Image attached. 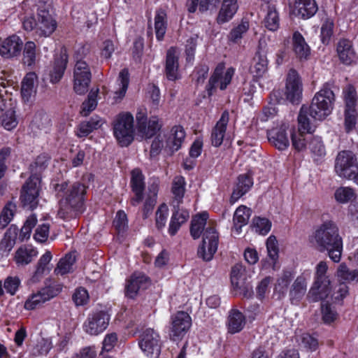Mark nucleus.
Listing matches in <instances>:
<instances>
[{"instance_id":"f257e3e1","label":"nucleus","mask_w":358,"mask_h":358,"mask_svg":"<svg viewBox=\"0 0 358 358\" xmlns=\"http://www.w3.org/2000/svg\"><path fill=\"white\" fill-rule=\"evenodd\" d=\"M310 242L318 251H327L334 262L338 263L341 261L343 241L336 225H320V227L310 236Z\"/></svg>"},{"instance_id":"f03ea898","label":"nucleus","mask_w":358,"mask_h":358,"mask_svg":"<svg viewBox=\"0 0 358 358\" xmlns=\"http://www.w3.org/2000/svg\"><path fill=\"white\" fill-rule=\"evenodd\" d=\"M36 18H25L22 22L23 27L28 31L34 30L36 36L40 38L50 37L57 28L56 19L50 13V4L46 0H36Z\"/></svg>"},{"instance_id":"7ed1b4c3","label":"nucleus","mask_w":358,"mask_h":358,"mask_svg":"<svg viewBox=\"0 0 358 358\" xmlns=\"http://www.w3.org/2000/svg\"><path fill=\"white\" fill-rule=\"evenodd\" d=\"M54 189L57 196L61 198V208L58 211V216L67 221L65 210L69 209L80 210L82 208L85 201L86 187L80 182H63L56 184Z\"/></svg>"},{"instance_id":"20e7f679","label":"nucleus","mask_w":358,"mask_h":358,"mask_svg":"<svg viewBox=\"0 0 358 358\" xmlns=\"http://www.w3.org/2000/svg\"><path fill=\"white\" fill-rule=\"evenodd\" d=\"M49 159L47 155L43 154L38 156L35 162L31 165V175L23 185L20 196L24 206L33 208L37 206L41 184L38 173L47 167Z\"/></svg>"},{"instance_id":"39448f33","label":"nucleus","mask_w":358,"mask_h":358,"mask_svg":"<svg viewBox=\"0 0 358 358\" xmlns=\"http://www.w3.org/2000/svg\"><path fill=\"white\" fill-rule=\"evenodd\" d=\"M190 225V234L194 239L202 235V242L197 250V255L205 262H209L217 250L219 234L213 225Z\"/></svg>"},{"instance_id":"423d86ee","label":"nucleus","mask_w":358,"mask_h":358,"mask_svg":"<svg viewBox=\"0 0 358 358\" xmlns=\"http://www.w3.org/2000/svg\"><path fill=\"white\" fill-rule=\"evenodd\" d=\"M88 48L85 46L78 48L75 52L76 64L73 69V90L78 94H84L88 91L92 79V73L89 64L83 60L87 55Z\"/></svg>"},{"instance_id":"0eeeda50","label":"nucleus","mask_w":358,"mask_h":358,"mask_svg":"<svg viewBox=\"0 0 358 358\" xmlns=\"http://www.w3.org/2000/svg\"><path fill=\"white\" fill-rule=\"evenodd\" d=\"M335 96L329 84L323 85L322 89L315 94L312 103L308 108L310 117L315 120H322L331 114Z\"/></svg>"},{"instance_id":"6e6552de","label":"nucleus","mask_w":358,"mask_h":358,"mask_svg":"<svg viewBox=\"0 0 358 358\" xmlns=\"http://www.w3.org/2000/svg\"><path fill=\"white\" fill-rule=\"evenodd\" d=\"M328 269L325 262H320L316 266L315 281L308 298L310 302L325 300L331 292L330 280L326 275Z\"/></svg>"},{"instance_id":"1a4fd4ad","label":"nucleus","mask_w":358,"mask_h":358,"mask_svg":"<svg viewBox=\"0 0 358 358\" xmlns=\"http://www.w3.org/2000/svg\"><path fill=\"white\" fill-rule=\"evenodd\" d=\"M113 133L118 143L128 146L134 140V117L129 113L117 116L113 123Z\"/></svg>"},{"instance_id":"9d476101","label":"nucleus","mask_w":358,"mask_h":358,"mask_svg":"<svg viewBox=\"0 0 358 358\" xmlns=\"http://www.w3.org/2000/svg\"><path fill=\"white\" fill-rule=\"evenodd\" d=\"M335 171L340 177L356 182L358 178V162L355 154L348 150L340 152L336 159Z\"/></svg>"},{"instance_id":"9b49d317","label":"nucleus","mask_w":358,"mask_h":358,"mask_svg":"<svg viewBox=\"0 0 358 358\" xmlns=\"http://www.w3.org/2000/svg\"><path fill=\"white\" fill-rule=\"evenodd\" d=\"M110 320V315L108 310L96 308L88 314L83 327L87 334L97 336L108 328Z\"/></svg>"},{"instance_id":"f8f14e48","label":"nucleus","mask_w":358,"mask_h":358,"mask_svg":"<svg viewBox=\"0 0 358 358\" xmlns=\"http://www.w3.org/2000/svg\"><path fill=\"white\" fill-rule=\"evenodd\" d=\"M138 345L148 357L158 358L162 349L159 334L152 328L145 329L140 335Z\"/></svg>"},{"instance_id":"ddd939ff","label":"nucleus","mask_w":358,"mask_h":358,"mask_svg":"<svg viewBox=\"0 0 358 358\" xmlns=\"http://www.w3.org/2000/svg\"><path fill=\"white\" fill-rule=\"evenodd\" d=\"M234 73L235 69L234 68L230 67L226 69L223 63L218 64L207 85L206 89L208 94L211 95L213 90L217 88L221 90H225L227 85L230 84Z\"/></svg>"},{"instance_id":"4468645a","label":"nucleus","mask_w":358,"mask_h":358,"mask_svg":"<svg viewBox=\"0 0 358 358\" xmlns=\"http://www.w3.org/2000/svg\"><path fill=\"white\" fill-rule=\"evenodd\" d=\"M230 280L234 289L238 292L240 295L246 299L253 296L252 286L247 281L245 270L241 264H236L232 266Z\"/></svg>"},{"instance_id":"2eb2a0df","label":"nucleus","mask_w":358,"mask_h":358,"mask_svg":"<svg viewBox=\"0 0 358 358\" xmlns=\"http://www.w3.org/2000/svg\"><path fill=\"white\" fill-rule=\"evenodd\" d=\"M169 336L173 341H180L192 325V318L185 311H178L171 316Z\"/></svg>"},{"instance_id":"dca6fc26","label":"nucleus","mask_w":358,"mask_h":358,"mask_svg":"<svg viewBox=\"0 0 358 358\" xmlns=\"http://www.w3.org/2000/svg\"><path fill=\"white\" fill-rule=\"evenodd\" d=\"M151 278L142 271H134L126 280L124 294L127 298L134 299L141 289H147L151 285Z\"/></svg>"},{"instance_id":"f3484780","label":"nucleus","mask_w":358,"mask_h":358,"mask_svg":"<svg viewBox=\"0 0 358 358\" xmlns=\"http://www.w3.org/2000/svg\"><path fill=\"white\" fill-rule=\"evenodd\" d=\"M303 85L301 78L294 69L288 71L286 78L285 95L292 103H297L302 96Z\"/></svg>"},{"instance_id":"a211bd4d","label":"nucleus","mask_w":358,"mask_h":358,"mask_svg":"<svg viewBox=\"0 0 358 358\" xmlns=\"http://www.w3.org/2000/svg\"><path fill=\"white\" fill-rule=\"evenodd\" d=\"M138 130L146 138L155 136L162 127V122L157 116L151 117L147 122V117L141 113L136 115Z\"/></svg>"},{"instance_id":"6ab92c4d","label":"nucleus","mask_w":358,"mask_h":358,"mask_svg":"<svg viewBox=\"0 0 358 358\" xmlns=\"http://www.w3.org/2000/svg\"><path fill=\"white\" fill-rule=\"evenodd\" d=\"M289 124L282 123L279 127L273 128L268 131L269 142L280 150L287 149L289 145V141L287 134Z\"/></svg>"},{"instance_id":"aec40b11","label":"nucleus","mask_w":358,"mask_h":358,"mask_svg":"<svg viewBox=\"0 0 358 358\" xmlns=\"http://www.w3.org/2000/svg\"><path fill=\"white\" fill-rule=\"evenodd\" d=\"M22 41L16 35H12L0 43V55L6 59H11L20 55Z\"/></svg>"},{"instance_id":"412c9836","label":"nucleus","mask_w":358,"mask_h":358,"mask_svg":"<svg viewBox=\"0 0 358 358\" xmlns=\"http://www.w3.org/2000/svg\"><path fill=\"white\" fill-rule=\"evenodd\" d=\"M266 45V38H260L259 41V50L253 59V64L250 69L252 73L255 77L262 76L267 70L268 60L264 52Z\"/></svg>"},{"instance_id":"4be33fe9","label":"nucleus","mask_w":358,"mask_h":358,"mask_svg":"<svg viewBox=\"0 0 358 358\" xmlns=\"http://www.w3.org/2000/svg\"><path fill=\"white\" fill-rule=\"evenodd\" d=\"M131 174V187L134 194V196L131 199V204L136 206L143 199V192L145 189L144 176L138 169H134Z\"/></svg>"},{"instance_id":"5701e85b","label":"nucleus","mask_w":358,"mask_h":358,"mask_svg":"<svg viewBox=\"0 0 358 358\" xmlns=\"http://www.w3.org/2000/svg\"><path fill=\"white\" fill-rule=\"evenodd\" d=\"M318 10L315 0H295L292 13L302 19H308L315 15Z\"/></svg>"},{"instance_id":"b1692460","label":"nucleus","mask_w":358,"mask_h":358,"mask_svg":"<svg viewBox=\"0 0 358 358\" xmlns=\"http://www.w3.org/2000/svg\"><path fill=\"white\" fill-rule=\"evenodd\" d=\"M229 120V114L227 110H224L215 126L213 127L211 133V143L215 147H219L222 145L225 136L227 126Z\"/></svg>"},{"instance_id":"393cba45","label":"nucleus","mask_w":358,"mask_h":358,"mask_svg":"<svg viewBox=\"0 0 358 358\" xmlns=\"http://www.w3.org/2000/svg\"><path fill=\"white\" fill-rule=\"evenodd\" d=\"M246 323L245 315L236 308H232L229 312L227 326L228 332L234 334L241 332Z\"/></svg>"},{"instance_id":"a878e982","label":"nucleus","mask_w":358,"mask_h":358,"mask_svg":"<svg viewBox=\"0 0 358 358\" xmlns=\"http://www.w3.org/2000/svg\"><path fill=\"white\" fill-rule=\"evenodd\" d=\"M253 180L248 174L240 175L234 188L230 201L231 203L236 202L241 196L245 194L252 187Z\"/></svg>"},{"instance_id":"bb28decb","label":"nucleus","mask_w":358,"mask_h":358,"mask_svg":"<svg viewBox=\"0 0 358 358\" xmlns=\"http://www.w3.org/2000/svg\"><path fill=\"white\" fill-rule=\"evenodd\" d=\"M37 76L34 72L28 73L22 81L21 94L25 102H29L36 94Z\"/></svg>"},{"instance_id":"cd10ccee","label":"nucleus","mask_w":358,"mask_h":358,"mask_svg":"<svg viewBox=\"0 0 358 358\" xmlns=\"http://www.w3.org/2000/svg\"><path fill=\"white\" fill-rule=\"evenodd\" d=\"M178 52L176 48H171L166 53V75L169 80H176L178 78Z\"/></svg>"},{"instance_id":"c85d7f7f","label":"nucleus","mask_w":358,"mask_h":358,"mask_svg":"<svg viewBox=\"0 0 358 358\" xmlns=\"http://www.w3.org/2000/svg\"><path fill=\"white\" fill-rule=\"evenodd\" d=\"M307 289V282L306 278L301 275H299L292 285L289 296L292 304H297L304 296Z\"/></svg>"},{"instance_id":"c756f323","label":"nucleus","mask_w":358,"mask_h":358,"mask_svg":"<svg viewBox=\"0 0 358 358\" xmlns=\"http://www.w3.org/2000/svg\"><path fill=\"white\" fill-rule=\"evenodd\" d=\"M185 131L182 126H174L171 129L166 139V147L169 148L171 152L178 150L185 138Z\"/></svg>"},{"instance_id":"7c9ffc66","label":"nucleus","mask_w":358,"mask_h":358,"mask_svg":"<svg viewBox=\"0 0 358 358\" xmlns=\"http://www.w3.org/2000/svg\"><path fill=\"white\" fill-rule=\"evenodd\" d=\"M238 8L237 0H223L217 16V22L222 24L232 19Z\"/></svg>"},{"instance_id":"2f4dec72","label":"nucleus","mask_w":358,"mask_h":358,"mask_svg":"<svg viewBox=\"0 0 358 358\" xmlns=\"http://www.w3.org/2000/svg\"><path fill=\"white\" fill-rule=\"evenodd\" d=\"M337 52L340 60L345 64H350L355 59V52L352 42L347 39H341L337 45Z\"/></svg>"},{"instance_id":"473e14b6","label":"nucleus","mask_w":358,"mask_h":358,"mask_svg":"<svg viewBox=\"0 0 358 358\" xmlns=\"http://www.w3.org/2000/svg\"><path fill=\"white\" fill-rule=\"evenodd\" d=\"M104 121L100 117L95 115L90 118L89 121L82 122L79 124L76 130L77 136L82 138L88 136L95 129L100 128Z\"/></svg>"},{"instance_id":"72a5a7b5","label":"nucleus","mask_w":358,"mask_h":358,"mask_svg":"<svg viewBox=\"0 0 358 358\" xmlns=\"http://www.w3.org/2000/svg\"><path fill=\"white\" fill-rule=\"evenodd\" d=\"M154 20L156 38L159 41H161L164 38V35L166 34L168 26V20L166 11L163 9L157 10L155 12Z\"/></svg>"},{"instance_id":"f704fd0d","label":"nucleus","mask_w":358,"mask_h":358,"mask_svg":"<svg viewBox=\"0 0 358 358\" xmlns=\"http://www.w3.org/2000/svg\"><path fill=\"white\" fill-rule=\"evenodd\" d=\"M63 284L51 278H47L45 281V287L40 292L43 296V301H49L58 296L62 291Z\"/></svg>"},{"instance_id":"c9c22d12","label":"nucleus","mask_w":358,"mask_h":358,"mask_svg":"<svg viewBox=\"0 0 358 358\" xmlns=\"http://www.w3.org/2000/svg\"><path fill=\"white\" fill-rule=\"evenodd\" d=\"M310 110L307 106H303L300 110L298 116L299 131H304L307 134H312L315 129V125L313 122V118H310ZM313 120H315L313 119Z\"/></svg>"},{"instance_id":"e433bc0d","label":"nucleus","mask_w":358,"mask_h":358,"mask_svg":"<svg viewBox=\"0 0 358 358\" xmlns=\"http://www.w3.org/2000/svg\"><path fill=\"white\" fill-rule=\"evenodd\" d=\"M185 180L182 176L176 177L172 184V193L173 199L172 200V205L174 208H178L180 204L182 202V199L185 192Z\"/></svg>"},{"instance_id":"4c0bfd02","label":"nucleus","mask_w":358,"mask_h":358,"mask_svg":"<svg viewBox=\"0 0 358 358\" xmlns=\"http://www.w3.org/2000/svg\"><path fill=\"white\" fill-rule=\"evenodd\" d=\"M22 63L32 69L35 66L39 53L36 52V45L33 41H27L24 46Z\"/></svg>"},{"instance_id":"58836bf2","label":"nucleus","mask_w":358,"mask_h":358,"mask_svg":"<svg viewBox=\"0 0 358 358\" xmlns=\"http://www.w3.org/2000/svg\"><path fill=\"white\" fill-rule=\"evenodd\" d=\"M38 255V251L31 245L20 247L15 252V259L18 264H28L32 258Z\"/></svg>"},{"instance_id":"ea45409f","label":"nucleus","mask_w":358,"mask_h":358,"mask_svg":"<svg viewBox=\"0 0 358 358\" xmlns=\"http://www.w3.org/2000/svg\"><path fill=\"white\" fill-rule=\"evenodd\" d=\"M67 57L61 55L55 59L52 70L50 71V81L52 83L59 82L62 78L66 68Z\"/></svg>"},{"instance_id":"a19ab883","label":"nucleus","mask_w":358,"mask_h":358,"mask_svg":"<svg viewBox=\"0 0 358 358\" xmlns=\"http://www.w3.org/2000/svg\"><path fill=\"white\" fill-rule=\"evenodd\" d=\"M76 256L69 252L65 256L60 259L57 264L54 272L56 275H64L69 273L73 272V266L76 263Z\"/></svg>"},{"instance_id":"79ce46f5","label":"nucleus","mask_w":358,"mask_h":358,"mask_svg":"<svg viewBox=\"0 0 358 358\" xmlns=\"http://www.w3.org/2000/svg\"><path fill=\"white\" fill-rule=\"evenodd\" d=\"M293 48L300 59H306L310 55V48L302 35L296 31L293 34Z\"/></svg>"},{"instance_id":"37998d69","label":"nucleus","mask_w":358,"mask_h":358,"mask_svg":"<svg viewBox=\"0 0 358 358\" xmlns=\"http://www.w3.org/2000/svg\"><path fill=\"white\" fill-rule=\"evenodd\" d=\"M118 89L115 92L114 99L116 102L120 101L125 96L129 83V73L127 69H122L117 80Z\"/></svg>"},{"instance_id":"c03bdc74","label":"nucleus","mask_w":358,"mask_h":358,"mask_svg":"<svg viewBox=\"0 0 358 358\" xmlns=\"http://www.w3.org/2000/svg\"><path fill=\"white\" fill-rule=\"evenodd\" d=\"M264 27L270 31H276L280 25V18L278 13L273 4L268 6L266 15L263 22Z\"/></svg>"},{"instance_id":"a18cd8bd","label":"nucleus","mask_w":358,"mask_h":358,"mask_svg":"<svg viewBox=\"0 0 358 358\" xmlns=\"http://www.w3.org/2000/svg\"><path fill=\"white\" fill-rule=\"evenodd\" d=\"M158 183L153 182L148 187V193L145 199L144 206H143V215L147 217L149 213H150L157 201V196L158 193Z\"/></svg>"},{"instance_id":"49530a36","label":"nucleus","mask_w":358,"mask_h":358,"mask_svg":"<svg viewBox=\"0 0 358 358\" xmlns=\"http://www.w3.org/2000/svg\"><path fill=\"white\" fill-rule=\"evenodd\" d=\"M99 93V89L91 90L88 94L87 100L82 104L80 113L83 116H87L90 112L94 110L97 106L96 97Z\"/></svg>"},{"instance_id":"de8ad7c7","label":"nucleus","mask_w":358,"mask_h":358,"mask_svg":"<svg viewBox=\"0 0 358 358\" xmlns=\"http://www.w3.org/2000/svg\"><path fill=\"white\" fill-rule=\"evenodd\" d=\"M334 197L337 202L346 203L356 198V194L353 189L348 187H341L334 193Z\"/></svg>"},{"instance_id":"09e8293b","label":"nucleus","mask_w":358,"mask_h":358,"mask_svg":"<svg viewBox=\"0 0 358 358\" xmlns=\"http://www.w3.org/2000/svg\"><path fill=\"white\" fill-rule=\"evenodd\" d=\"M307 133L304 131H299L293 133L291 135L292 146L298 151H301L306 149L308 146L307 142H309L310 136H307Z\"/></svg>"},{"instance_id":"8fccbe9b","label":"nucleus","mask_w":358,"mask_h":358,"mask_svg":"<svg viewBox=\"0 0 358 358\" xmlns=\"http://www.w3.org/2000/svg\"><path fill=\"white\" fill-rule=\"evenodd\" d=\"M252 214V210L246 206L241 205L236 208L234 214V224H248Z\"/></svg>"},{"instance_id":"3c124183","label":"nucleus","mask_w":358,"mask_h":358,"mask_svg":"<svg viewBox=\"0 0 358 358\" xmlns=\"http://www.w3.org/2000/svg\"><path fill=\"white\" fill-rule=\"evenodd\" d=\"M343 93L345 103V109H356L357 96L354 87L352 85L347 86L343 90Z\"/></svg>"},{"instance_id":"603ef678","label":"nucleus","mask_w":358,"mask_h":358,"mask_svg":"<svg viewBox=\"0 0 358 358\" xmlns=\"http://www.w3.org/2000/svg\"><path fill=\"white\" fill-rule=\"evenodd\" d=\"M72 301L76 306L87 305L90 301L87 290L83 287L76 288L72 295Z\"/></svg>"},{"instance_id":"864d4df0","label":"nucleus","mask_w":358,"mask_h":358,"mask_svg":"<svg viewBox=\"0 0 358 358\" xmlns=\"http://www.w3.org/2000/svg\"><path fill=\"white\" fill-rule=\"evenodd\" d=\"M301 345L307 350L314 352L318 348L319 342L316 336L304 333L301 336Z\"/></svg>"},{"instance_id":"5fc2aeb1","label":"nucleus","mask_w":358,"mask_h":358,"mask_svg":"<svg viewBox=\"0 0 358 358\" xmlns=\"http://www.w3.org/2000/svg\"><path fill=\"white\" fill-rule=\"evenodd\" d=\"M16 205L8 202L3 208L0 215V224H9L16 213Z\"/></svg>"},{"instance_id":"6e6d98bb","label":"nucleus","mask_w":358,"mask_h":358,"mask_svg":"<svg viewBox=\"0 0 358 358\" xmlns=\"http://www.w3.org/2000/svg\"><path fill=\"white\" fill-rule=\"evenodd\" d=\"M337 273L340 278L345 281H358V271H350L345 264L343 263L339 266Z\"/></svg>"},{"instance_id":"4d7b16f0","label":"nucleus","mask_w":358,"mask_h":358,"mask_svg":"<svg viewBox=\"0 0 358 358\" xmlns=\"http://www.w3.org/2000/svg\"><path fill=\"white\" fill-rule=\"evenodd\" d=\"M21 285V280L17 276H8L3 282V287L6 292L11 296H14L18 291Z\"/></svg>"},{"instance_id":"13d9d810","label":"nucleus","mask_w":358,"mask_h":358,"mask_svg":"<svg viewBox=\"0 0 358 358\" xmlns=\"http://www.w3.org/2000/svg\"><path fill=\"white\" fill-rule=\"evenodd\" d=\"M2 126L7 130L14 129L17 124V121L15 117V111L13 110H7L3 113L1 117Z\"/></svg>"},{"instance_id":"bf43d9fd","label":"nucleus","mask_w":358,"mask_h":358,"mask_svg":"<svg viewBox=\"0 0 358 358\" xmlns=\"http://www.w3.org/2000/svg\"><path fill=\"white\" fill-rule=\"evenodd\" d=\"M334 21L327 18L321 27V40L324 44H327L333 34Z\"/></svg>"},{"instance_id":"052dcab7","label":"nucleus","mask_w":358,"mask_h":358,"mask_svg":"<svg viewBox=\"0 0 358 358\" xmlns=\"http://www.w3.org/2000/svg\"><path fill=\"white\" fill-rule=\"evenodd\" d=\"M46 301H43V296H42L40 290L36 294H32L25 301L24 308L28 310H32L36 309L39 305L45 303Z\"/></svg>"},{"instance_id":"680f3d73","label":"nucleus","mask_w":358,"mask_h":358,"mask_svg":"<svg viewBox=\"0 0 358 358\" xmlns=\"http://www.w3.org/2000/svg\"><path fill=\"white\" fill-rule=\"evenodd\" d=\"M249 29V22L247 21H242L237 27L234 28L230 34V40L234 42H237L243 37V35L247 32Z\"/></svg>"},{"instance_id":"e2e57ef3","label":"nucleus","mask_w":358,"mask_h":358,"mask_svg":"<svg viewBox=\"0 0 358 358\" xmlns=\"http://www.w3.org/2000/svg\"><path fill=\"white\" fill-rule=\"evenodd\" d=\"M308 147L313 153L317 155L322 156L325 153V149L322 140L318 136H310Z\"/></svg>"},{"instance_id":"0e129e2a","label":"nucleus","mask_w":358,"mask_h":358,"mask_svg":"<svg viewBox=\"0 0 358 358\" xmlns=\"http://www.w3.org/2000/svg\"><path fill=\"white\" fill-rule=\"evenodd\" d=\"M322 320L325 324H331L336 319V313L331 309V305L328 303H322Z\"/></svg>"},{"instance_id":"69168bd1","label":"nucleus","mask_w":358,"mask_h":358,"mask_svg":"<svg viewBox=\"0 0 358 358\" xmlns=\"http://www.w3.org/2000/svg\"><path fill=\"white\" fill-rule=\"evenodd\" d=\"M357 122L356 109L345 110V129L347 132L351 131Z\"/></svg>"},{"instance_id":"338daca9","label":"nucleus","mask_w":358,"mask_h":358,"mask_svg":"<svg viewBox=\"0 0 358 358\" xmlns=\"http://www.w3.org/2000/svg\"><path fill=\"white\" fill-rule=\"evenodd\" d=\"M266 248L268 255L273 262H275L278 258V246L276 238L274 236H271L266 241Z\"/></svg>"},{"instance_id":"774afa93","label":"nucleus","mask_w":358,"mask_h":358,"mask_svg":"<svg viewBox=\"0 0 358 358\" xmlns=\"http://www.w3.org/2000/svg\"><path fill=\"white\" fill-rule=\"evenodd\" d=\"M118 340L117 334L115 332L107 334L102 342V352H110L115 346Z\"/></svg>"}]
</instances>
